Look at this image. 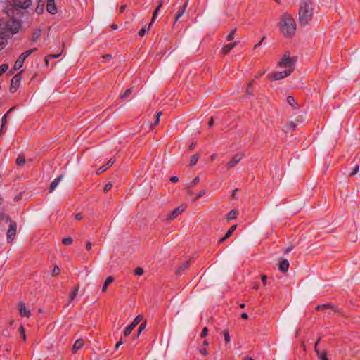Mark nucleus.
Here are the masks:
<instances>
[{"label":"nucleus","mask_w":360,"mask_h":360,"mask_svg":"<svg viewBox=\"0 0 360 360\" xmlns=\"http://www.w3.org/2000/svg\"><path fill=\"white\" fill-rule=\"evenodd\" d=\"M278 27L285 37L293 36L296 31V23L292 15L288 13H284L278 22Z\"/></svg>","instance_id":"1"},{"label":"nucleus","mask_w":360,"mask_h":360,"mask_svg":"<svg viewBox=\"0 0 360 360\" xmlns=\"http://www.w3.org/2000/svg\"><path fill=\"white\" fill-rule=\"evenodd\" d=\"M313 13L311 0H301L298 11L300 24L304 26L307 25L311 20Z\"/></svg>","instance_id":"2"},{"label":"nucleus","mask_w":360,"mask_h":360,"mask_svg":"<svg viewBox=\"0 0 360 360\" xmlns=\"http://www.w3.org/2000/svg\"><path fill=\"white\" fill-rule=\"evenodd\" d=\"M297 61V57L290 58L286 53L283 56V58L278 63L280 68L290 67L294 69V65Z\"/></svg>","instance_id":"3"},{"label":"nucleus","mask_w":360,"mask_h":360,"mask_svg":"<svg viewBox=\"0 0 360 360\" xmlns=\"http://www.w3.org/2000/svg\"><path fill=\"white\" fill-rule=\"evenodd\" d=\"M293 72V68H290L288 70L282 71V72H275L269 76L276 80L281 79L284 77H288Z\"/></svg>","instance_id":"4"},{"label":"nucleus","mask_w":360,"mask_h":360,"mask_svg":"<svg viewBox=\"0 0 360 360\" xmlns=\"http://www.w3.org/2000/svg\"><path fill=\"white\" fill-rule=\"evenodd\" d=\"M17 224L14 221H11L9 226V229H8L6 236L7 240L8 241H12L15 238V236L16 234Z\"/></svg>","instance_id":"5"},{"label":"nucleus","mask_w":360,"mask_h":360,"mask_svg":"<svg viewBox=\"0 0 360 360\" xmlns=\"http://www.w3.org/2000/svg\"><path fill=\"white\" fill-rule=\"evenodd\" d=\"M21 81L20 72L16 74L11 79L10 91L15 92L18 88Z\"/></svg>","instance_id":"6"},{"label":"nucleus","mask_w":360,"mask_h":360,"mask_svg":"<svg viewBox=\"0 0 360 360\" xmlns=\"http://www.w3.org/2000/svg\"><path fill=\"white\" fill-rule=\"evenodd\" d=\"M14 6L18 8H27L32 4V0H12Z\"/></svg>","instance_id":"7"},{"label":"nucleus","mask_w":360,"mask_h":360,"mask_svg":"<svg viewBox=\"0 0 360 360\" xmlns=\"http://www.w3.org/2000/svg\"><path fill=\"white\" fill-rule=\"evenodd\" d=\"M305 115H299L296 117V120L295 122L291 121L290 122L288 125L286 126L288 129H292V130L295 129V128L298 125L299 122H303L305 120Z\"/></svg>","instance_id":"8"},{"label":"nucleus","mask_w":360,"mask_h":360,"mask_svg":"<svg viewBox=\"0 0 360 360\" xmlns=\"http://www.w3.org/2000/svg\"><path fill=\"white\" fill-rule=\"evenodd\" d=\"M186 207L184 205H181L180 206H179L178 207H176V209H174L171 213L169 215L168 217V219L169 220H173L174 218H176L179 214H180L181 213H182L184 210H185Z\"/></svg>","instance_id":"9"},{"label":"nucleus","mask_w":360,"mask_h":360,"mask_svg":"<svg viewBox=\"0 0 360 360\" xmlns=\"http://www.w3.org/2000/svg\"><path fill=\"white\" fill-rule=\"evenodd\" d=\"M243 154H236L231 160V161L229 162L228 164V167L229 168L231 167H233L234 166H236L243 158Z\"/></svg>","instance_id":"10"},{"label":"nucleus","mask_w":360,"mask_h":360,"mask_svg":"<svg viewBox=\"0 0 360 360\" xmlns=\"http://www.w3.org/2000/svg\"><path fill=\"white\" fill-rule=\"evenodd\" d=\"M46 10L49 13L51 14H55L57 12V8L55 5V0L47 1Z\"/></svg>","instance_id":"11"},{"label":"nucleus","mask_w":360,"mask_h":360,"mask_svg":"<svg viewBox=\"0 0 360 360\" xmlns=\"http://www.w3.org/2000/svg\"><path fill=\"white\" fill-rule=\"evenodd\" d=\"M19 312L22 316L30 317V311L27 309L23 302L19 304Z\"/></svg>","instance_id":"12"},{"label":"nucleus","mask_w":360,"mask_h":360,"mask_svg":"<svg viewBox=\"0 0 360 360\" xmlns=\"http://www.w3.org/2000/svg\"><path fill=\"white\" fill-rule=\"evenodd\" d=\"M188 4V1H186L184 3V4L183 5V6L181 8H180V9L178 11L176 16L175 18L174 23H176L177 22V20L184 14L186 10Z\"/></svg>","instance_id":"13"},{"label":"nucleus","mask_w":360,"mask_h":360,"mask_svg":"<svg viewBox=\"0 0 360 360\" xmlns=\"http://www.w3.org/2000/svg\"><path fill=\"white\" fill-rule=\"evenodd\" d=\"M237 227V225H233L232 226H231L229 228V229L227 231L226 233L225 234V236L221 238L220 240H219V243H223L224 241H225L227 238H229L231 235L232 233H233V231L236 230Z\"/></svg>","instance_id":"14"},{"label":"nucleus","mask_w":360,"mask_h":360,"mask_svg":"<svg viewBox=\"0 0 360 360\" xmlns=\"http://www.w3.org/2000/svg\"><path fill=\"white\" fill-rule=\"evenodd\" d=\"M114 164V160L112 159H110L106 165L101 166L98 168L97 171V174H100L102 172L106 171L108 168H110L112 165Z\"/></svg>","instance_id":"15"},{"label":"nucleus","mask_w":360,"mask_h":360,"mask_svg":"<svg viewBox=\"0 0 360 360\" xmlns=\"http://www.w3.org/2000/svg\"><path fill=\"white\" fill-rule=\"evenodd\" d=\"M84 345V340L82 339H78L75 341L72 346V352L76 353L79 349Z\"/></svg>","instance_id":"16"},{"label":"nucleus","mask_w":360,"mask_h":360,"mask_svg":"<svg viewBox=\"0 0 360 360\" xmlns=\"http://www.w3.org/2000/svg\"><path fill=\"white\" fill-rule=\"evenodd\" d=\"M63 177V175H60L51 182L50 185V192H53L56 189Z\"/></svg>","instance_id":"17"},{"label":"nucleus","mask_w":360,"mask_h":360,"mask_svg":"<svg viewBox=\"0 0 360 360\" xmlns=\"http://www.w3.org/2000/svg\"><path fill=\"white\" fill-rule=\"evenodd\" d=\"M289 267V262L287 259L282 260L279 264V270L282 272H285L288 271Z\"/></svg>","instance_id":"18"},{"label":"nucleus","mask_w":360,"mask_h":360,"mask_svg":"<svg viewBox=\"0 0 360 360\" xmlns=\"http://www.w3.org/2000/svg\"><path fill=\"white\" fill-rule=\"evenodd\" d=\"M236 46V42H233L230 44H227L224 46L222 49V53L223 54L226 55L229 53V51L233 49Z\"/></svg>","instance_id":"19"},{"label":"nucleus","mask_w":360,"mask_h":360,"mask_svg":"<svg viewBox=\"0 0 360 360\" xmlns=\"http://www.w3.org/2000/svg\"><path fill=\"white\" fill-rule=\"evenodd\" d=\"M24 61L25 60L19 56L14 64V70H17L21 68L23 65Z\"/></svg>","instance_id":"20"},{"label":"nucleus","mask_w":360,"mask_h":360,"mask_svg":"<svg viewBox=\"0 0 360 360\" xmlns=\"http://www.w3.org/2000/svg\"><path fill=\"white\" fill-rule=\"evenodd\" d=\"M114 281V278L112 276H108L102 288V292H105L107 290L108 286Z\"/></svg>","instance_id":"21"},{"label":"nucleus","mask_w":360,"mask_h":360,"mask_svg":"<svg viewBox=\"0 0 360 360\" xmlns=\"http://www.w3.org/2000/svg\"><path fill=\"white\" fill-rule=\"evenodd\" d=\"M315 352L319 356V359L321 360H329L328 358L326 356V353L324 352L323 353H321V351L316 346L315 347Z\"/></svg>","instance_id":"22"},{"label":"nucleus","mask_w":360,"mask_h":360,"mask_svg":"<svg viewBox=\"0 0 360 360\" xmlns=\"http://www.w3.org/2000/svg\"><path fill=\"white\" fill-rule=\"evenodd\" d=\"M237 215H238V211H236L235 210H232L227 214L226 218L228 220H233L236 218Z\"/></svg>","instance_id":"23"},{"label":"nucleus","mask_w":360,"mask_h":360,"mask_svg":"<svg viewBox=\"0 0 360 360\" xmlns=\"http://www.w3.org/2000/svg\"><path fill=\"white\" fill-rule=\"evenodd\" d=\"M191 263V259H189L186 261L184 264H183L179 269L177 270L178 274H181V271L186 270L189 266L190 264Z\"/></svg>","instance_id":"24"},{"label":"nucleus","mask_w":360,"mask_h":360,"mask_svg":"<svg viewBox=\"0 0 360 360\" xmlns=\"http://www.w3.org/2000/svg\"><path fill=\"white\" fill-rule=\"evenodd\" d=\"M25 162V158L24 156V155L22 154H20L18 158H17V160H16V163L19 166H22Z\"/></svg>","instance_id":"25"},{"label":"nucleus","mask_w":360,"mask_h":360,"mask_svg":"<svg viewBox=\"0 0 360 360\" xmlns=\"http://www.w3.org/2000/svg\"><path fill=\"white\" fill-rule=\"evenodd\" d=\"M78 292H79V287L78 286L75 287L73 290L72 291V292L70 295V302H71L72 301L74 300V299L78 294Z\"/></svg>","instance_id":"26"},{"label":"nucleus","mask_w":360,"mask_h":360,"mask_svg":"<svg viewBox=\"0 0 360 360\" xmlns=\"http://www.w3.org/2000/svg\"><path fill=\"white\" fill-rule=\"evenodd\" d=\"M41 36V30L38 29L35 30L32 34V41L35 42L37 41Z\"/></svg>","instance_id":"27"},{"label":"nucleus","mask_w":360,"mask_h":360,"mask_svg":"<svg viewBox=\"0 0 360 360\" xmlns=\"http://www.w3.org/2000/svg\"><path fill=\"white\" fill-rule=\"evenodd\" d=\"M134 328V325H132L131 323L127 326L124 330V335L125 336H128L131 333Z\"/></svg>","instance_id":"28"},{"label":"nucleus","mask_w":360,"mask_h":360,"mask_svg":"<svg viewBox=\"0 0 360 360\" xmlns=\"http://www.w3.org/2000/svg\"><path fill=\"white\" fill-rule=\"evenodd\" d=\"M198 159H199L198 154H195V155H192L191 158V160H190V165L192 167L194 166L198 161Z\"/></svg>","instance_id":"29"},{"label":"nucleus","mask_w":360,"mask_h":360,"mask_svg":"<svg viewBox=\"0 0 360 360\" xmlns=\"http://www.w3.org/2000/svg\"><path fill=\"white\" fill-rule=\"evenodd\" d=\"M150 26L151 25H149L148 27H142L138 33L139 36H140V37L144 36L146 34V33L150 30Z\"/></svg>","instance_id":"30"},{"label":"nucleus","mask_w":360,"mask_h":360,"mask_svg":"<svg viewBox=\"0 0 360 360\" xmlns=\"http://www.w3.org/2000/svg\"><path fill=\"white\" fill-rule=\"evenodd\" d=\"M142 320V316L141 315H138L135 319L133 321V322L131 323L132 325H134V327H136L139 323L140 321Z\"/></svg>","instance_id":"31"},{"label":"nucleus","mask_w":360,"mask_h":360,"mask_svg":"<svg viewBox=\"0 0 360 360\" xmlns=\"http://www.w3.org/2000/svg\"><path fill=\"white\" fill-rule=\"evenodd\" d=\"M8 69V64H2L0 65V76L4 73Z\"/></svg>","instance_id":"32"},{"label":"nucleus","mask_w":360,"mask_h":360,"mask_svg":"<svg viewBox=\"0 0 360 360\" xmlns=\"http://www.w3.org/2000/svg\"><path fill=\"white\" fill-rule=\"evenodd\" d=\"M287 102L291 106H294V105L295 104V98L291 96H288L287 97Z\"/></svg>","instance_id":"33"},{"label":"nucleus","mask_w":360,"mask_h":360,"mask_svg":"<svg viewBox=\"0 0 360 360\" xmlns=\"http://www.w3.org/2000/svg\"><path fill=\"white\" fill-rule=\"evenodd\" d=\"M72 241L73 240L71 237H68L63 239V243L65 245L71 244Z\"/></svg>","instance_id":"34"},{"label":"nucleus","mask_w":360,"mask_h":360,"mask_svg":"<svg viewBox=\"0 0 360 360\" xmlns=\"http://www.w3.org/2000/svg\"><path fill=\"white\" fill-rule=\"evenodd\" d=\"M236 32V29H233L231 32V33L227 36L226 40L227 41H232L233 39V38H234V34H235Z\"/></svg>","instance_id":"35"},{"label":"nucleus","mask_w":360,"mask_h":360,"mask_svg":"<svg viewBox=\"0 0 360 360\" xmlns=\"http://www.w3.org/2000/svg\"><path fill=\"white\" fill-rule=\"evenodd\" d=\"M131 94V89H128L125 91V92L121 96V98L124 99L129 96V95Z\"/></svg>","instance_id":"36"},{"label":"nucleus","mask_w":360,"mask_h":360,"mask_svg":"<svg viewBox=\"0 0 360 360\" xmlns=\"http://www.w3.org/2000/svg\"><path fill=\"white\" fill-rule=\"evenodd\" d=\"M6 43V38L2 34H0V47L3 48L5 46Z\"/></svg>","instance_id":"37"},{"label":"nucleus","mask_w":360,"mask_h":360,"mask_svg":"<svg viewBox=\"0 0 360 360\" xmlns=\"http://www.w3.org/2000/svg\"><path fill=\"white\" fill-rule=\"evenodd\" d=\"M0 219H1V220H3V221H6V222H10V224H11V221H11V218H10L8 216L5 215V214H1V215L0 216Z\"/></svg>","instance_id":"38"},{"label":"nucleus","mask_w":360,"mask_h":360,"mask_svg":"<svg viewBox=\"0 0 360 360\" xmlns=\"http://www.w3.org/2000/svg\"><path fill=\"white\" fill-rule=\"evenodd\" d=\"M199 181H200V178L198 176H196L189 184L188 186L190 187H192V186H194L195 185H196L197 184L199 183Z\"/></svg>","instance_id":"39"},{"label":"nucleus","mask_w":360,"mask_h":360,"mask_svg":"<svg viewBox=\"0 0 360 360\" xmlns=\"http://www.w3.org/2000/svg\"><path fill=\"white\" fill-rule=\"evenodd\" d=\"M146 322L142 323L139 326V328H138V335H140V333H141L143 330H145V328H146Z\"/></svg>","instance_id":"40"},{"label":"nucleus","mask_w":360,"mask_h":360,"mask_svg":"<svg viewBox=\"0 0 360 360\" xmlns=\"http://www.w3.org/2000/svg\"><path fill=\"white\" fill-rule=\"evenodd\" d=\"M134 274L136 276H141L143 274V269L141 267H138L135 269Z\"/></svg>","instance_id":"41"},{"label":"nucleus","mask_w":360,"mask_h":360,"mask_svg":"<svg viewBox=\"0 0 360 360\" xmlns=\"http://www.w3.org/2000/svg\"><path fill=\"white\" fill-rule=\"evenodd\" d=\"M20 334L22 335L23 340H25L26 335H25V328L22 326H20Z\"/></svg>","instance_id":"42"},{"label":"nucleus","mask_w":360,"mask_h":360,"mask_svg":"<svg viewBox=\"0 0 360 360\" xmlns=\"http://www.w3.org/2000/svg\"><path fill=\"white\" fill-rule=\"evenodd\" d=\"M160 10H157L155 9L153 12V17H152V20H151V22H150V25H152V23L154 22L155 18L157 17L158 15V13L159 12Z\"/></svg>","instance_id":"43"},{"label":"nucleus","mask_w":360,"mask_h":360,"mask_svg":"<svg viewBox=\"0 0 360 360\" xmlns=\"http://www.w3.org/2000/svg\"><path fill=\"white\" fill-rule=\"evenodd\" d=\"M112 186V184H111V183H108V184H107L105 186L104 188H103L104 192H105V193L108 192V191L111 189Z\"/></svg>","instance_id":"44"},{"label":"nucleus","mask_w":360,"mask_h":360,"mask_svg":"<svg viewBox=\"0 0 360 360\" xmlns=\"http://www.w3.org/2000/svg\"><path fill=\"white\" fill-rule=\"evenodd\" d=\"M29 56H30V51H26L24 53H22L20 56L25 60Z\"/></svg>","instance_id":"45"},{"label":"nucleus","mask_w":360,"mask_h":360,"mask_svg":"<svg viewBox=\"0 0 360 360\" xmlns=\"http://www.w3.org/2000/svg\"><path fill=\"white\" fill-rule=\"evenodd\" d=\"M328 307H330L329 304L319 305V306L316 307V309L317 310H323V309H327Z\"/></svg>","instance_id":"46"},{"label":"nucleus","mask_w":360,"mask_h":360,"mask_svg":"<svg viewBox=\"0 0 360 360\" xmlns=\"http://www.w3.org/2000/svg\"><path fill=\"white\" fill-rule=\"evenodd\" d=\"M60 274V269L56 266L53 269V272H52V274L53 276H56V275H58Z\"/></svg>","instance_id":"47"},{"label":"nucleus","mask_w":360,"mask_h":360,"mask_svg":"<svg viewBox=\"0 0 360 360\" xmlns=\"http://www.w3.org/2000/svg\"><path fill=\"white\" fill-rule=\"evenodd\" d=\"M224 339H225V342L226 343L229 342H230V336H229V334L227 331H225L224 333Z\"/></svg>","instance_id":"48"},{"label":"nucleus","mask_w":360,"mask_h":360,"mask_svg":"<svg viewBox=\"0 0 360 360\" xmlns=\"http://www.w3.org/2000/svg\"><path fill=\"white\" fill-rule=\"evenodd\" d=\"M206 191L205 190H202L197 195L196 197L195 198L194 200H196L198 199H199L200 197H202V195H204L205 194Z\"/></svg>","instance_id":"49"},{"label":"nucleus","mask_w":360,"mask_h":360,"mask_svg":"<svg viewBox=\"0 0 360 360\" xmlns=\"http://www.w3.org/2000/svg\"><path fill=\"white\" fill-rule=\"evenodd\" d=\"M207 331H208L207 328L206 327H205V328H204L202 329V331L201 334H200V336H201L202 338L205 337V336L207 335Z\"/></svg>","instance_id":"50"},{"label":"nucleus","mask_w":360,"mask_h":360,"mask_svg":"<svg viewBox=\"0 0 360 360\" xmlns=\"http://www.w3.org/2000/svg\"><path fill=\"white\" fill-rule=\"evenodd\" d=\"M7 114H5L3 117H2V120H1V122L2 123L4 124V125H6L7 124Z\"/></svg>","instance_id":"51"},{"label":"nucleus","mask_w":360,"mask_h":360,"mask_svg":"<svg viewBox=\"0 0 360 360\" xmlns=\"http://www.w3.org/2000/svg\"><path fill=\"white\" fill-rule=\"evenodd\" d=\"M162 115V112H159L157 115H156V118H155V124H158L159 123V120H160V117Z\"/></svg>","instance_id":"52"},{"label":"nucleus","mask_w":360,"mask_h":360,"mask_svg":"<svg viewBox=\"0 0 360 360\" xmlns=\"http://www.w3.org/2000/svg\"><path fill=\"white\" fill-rule=\"evenodd\" d=\"M359 171V166L358 165H356L354 167V171L349 174L350 176H353L354 174H356L357 173V172Z\"/></svg>","instance_id":"53"},{"label":"nucleus","mask_w":360,"mask_h":360,"mask_svg":"<svg viewBox=\"0 0 360 360\" xmlns=\"http://www.w3.org/2000/svg\"><path fill=\"white\" fill-rule=\"evenodd\" d=\"M179 181V177L177 176H172L171 179H170V181L173 184L174 183H176L177 181Z\"/></svg>","instance_id":"54"},{"label":"nucleus","mask_w":360,"mask_h":360,"mask_svg":"<svg viewBox=\"0 0 360 360\" xmlns=\"http://www.w3.org/2000/svg\"><path fill=\"white\" fill-rule=\"evenodd\" d=\"M200 352L202 355H204V356H207V350H206V349H205V348H201V349H200Z\"/></svg>","instance_id":"55"},{"label":"nucleus","mask_w":360,"mask_h":360,"mask_svg":"<svg viewBox=\"0 0 360 360\" xmlns=\"http://www.w3.org/2000/svg\"><path fill=\"white\" fill-rule=\"evenodd\" d=\"M44 11V8L43 6L40 7V6H37V8H36V12L37 13H41Z\"/></svg>","instance_id":"56"},{"label":"nucleus","mask_w":360,"mask_h":360,"mask_svg":"<svg viewBox=\"0 0 360 360\" xmlns=\"http://www.w3.org/2000/svg\"><path fill=\"white\" fill-rule=\"evenodd\" d=\"M92 248V245L90 241H87L86 244V248L87 250H90Z\"/></svg>","instance_id":"57"},{"label":"nucleus","mask_w":360,"mask_h":360,"mask_svg":"<svg viewBox=\"0 0 360 360\" xmlns=\"http://www.w3.org/2000/svg\"><path fill=\"white\" fill-rule=\"evenodd\" d=\"M75 218L77 220H81L82 219V215L80 213H77L75 215Z\"/></svg>","instance_id":"58"},{"label":"nucleus","mask_w":360,"mask_h":360,"mask_svg":"<svg viewBox=\"0 0 360 360\" xmlns=\"http://www.w3.org/2000/svg\"><path fill=\"white\" fill-rule=\"evenodd\" d=\"M266 279H267L266 276L263 275V276H262V283H263L264 285H266Z\"/></svg>","instance_id":"59"},{"label":"nucleus","mask_w":360,"mask_h":360,"mask_svg":"<svg viewBox=\"0 0 360 360\" xmlns=\"http://www.w3.org/2000/svg\"><path fill=\"white\" fill-rule=\"evenodd\" d=\"M292 249H293L292 245H289L288 247L286 248L285 252L289 253L290 252L292 251Z\"/></svg>","instance_id":"60"},{"label":"nucleus","mask_w":360,"mask_h":360,"mask_svg":"<svg viewBox=\"0 0 360 360\" xmlns=\"http://www.w3.org/2000/svg\"><path fill=\"white\" fill-rule=\"evenodd\" d=\"M2 335H4V336H6V337H7V336H9V335H10V333H9V332H8V330H4L2 331Z\"/></svg>","instance_id":"61"},{"label":"nucleus","mask_w":360,"mask_h":360,"mask_svg":"<svg viewBox=\"0 0 360 360\" xmlns=\"http://www.w3.org/2000/svg\"><path fill=\"white\" fill-rule=\"evenodd\" d=\"M6 129V125H4V124H1V127L0 129V135L4 132V131Z\"/></svg>","instance_id":"62"},{"label":"nucleus","mask_w":360,"mask_h":360,"mask_svg":"<svg viewBox=\"0 0 360 360\" xmlns=\"http://www.w3.org/2000/svg\"><path fill=\"white\" fill-rule=\"evenodd\" d=\"M123 344V341L122 340H120L119 342H117L116 345H115V348L116 349H118V347L122 345Z\"/></svg>","instance_id":"63"},{"label":"nucleus","mask_w":360,"mask_h":360,"mask_svg":"<svg viewBox=\"0 0 360 360\" xmlns=\"http://www.w3.org/2000/svg\"><path fill=\"white\" fill-rule=\"evenodd\" d=\"M241 317H242V319H248V314H246V313H243V314H241Z\"/></svg>","instance_id":"64"}]
</instances>
